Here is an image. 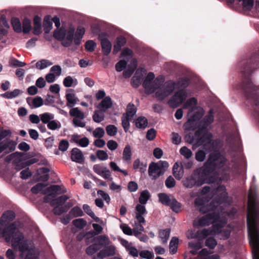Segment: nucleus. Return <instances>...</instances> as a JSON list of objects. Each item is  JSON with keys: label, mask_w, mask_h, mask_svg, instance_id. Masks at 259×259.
Instances as JSON below:
<instances>
[{"label": "nucleus", "mask_w": 259, "mask_h": 259, "mask_svg": "<svg viewBox=\"0 0 259 259\" xmlns=\"http://www.w3.org/2000/svg\"><path fill=\"white\" fill-rule=\"evenodd\" d=\"M11 23L13 29L17 32H21L22 31V27L20 20L16 18L12 19Z\"/></svg>", "instance_id": "46"}, {"label": "nucleus", "mask_w": 259, "mask_h": 259, "mask_svg": "<svg viewBox=\"0 0 259 259\" xmlns=\"http://www.w3.org/2000/svg\"><path fill=\"white\" fill-rule=\"evenodd\" d=\"M157 89L155 96L158 100L163 101L170 95L176 89L175 81L172 80L163 81Z\"/></svg>", "instance_id": "8"}, {"label": "nucleus", "mask_w": 259, "mask_h": 259, "mask_svg": "<svg viewBox=\"0 0 259 259\" xmlns=\"http://www.w3.org/2000/svg\"><path fill=\"white\" fill-rule=\"evenodd\" d=\"M184 126L185 130L187 131H194L198 127L196 121L192 120L191 118H189L188 120L185 123Z\"/></svg>", "instance_id": "43"}, {"label": "nucleus", "mask_w": 259, "mask_h": 259, "mask_svg": "<svg viewBox=\"0 0 259 259\" xmlns=\"http://www.w3.org/2000/svg\"><path fill=\"white\" fill-rule=\"evenodd\" d=\"M148 125V120L144 116L138 117L135 120V125L137 128L144 129Z\"/></svg>", "instance_id": "32"}, {"label": "nucleus", "mask_w": 259, "mask_h": 259, "mask_svg": "<svg viewBox=\"0 0 259 259\" xmlns=\"http://www.w3.org/2000/svg\"><path fill=\"white\" fill-rule=\"evenodd\" d=\"M200 174L201 175L200 168L194 170L190 177L184 180V185L185 187L191 188L195 186L199 187L205 183H207L206 180L208 179V177H205L202 175V177H200Z\"/></svg>", "instance_id": "10"}, {"label": "nucleus", "mask_w": 259, "mask_h": 259, "mask_svg": "<svg viewBox=\"0 0 259 259\" xmlns=\"http://www.w3.org/2000/svg\"><path fill=\"white\" fill-rule=\"evenodd\" d=\"M154 78L155 75L154 73L150 72L148 73L143 82V87L144 88L145 92L147 94L154 93L164 81V78L162 77H157L152 81Z\"/></svg>", "instance_id": "7"}, {"label": "nucleus", "mask_w": 259, "mask_h": 259, "mask_svg": "<svg viewBox=\"0 0 259 259\" xmlns=\"http://www.w3.org/2000/svg\"><path fill=\"white\" fill-rule=\"evenodd\" d=\"M70 216L73 217H82L83 215L82 209L78 206H74L69 211Z\"/></svg>", "instance_id": "45"}, {"label": "nucleus", "mask_w": 259, "mask_h": 259, "mask_svg": "<svg viewBox=\"0 0 259 259\" xmlns=\"http://www.w3.org/2000/svg\"><path fill=\"white\" fill-rule=\"evenodd\" d=\"M217 244L216 240L212 237H208L206 239L205 245L210 249H213L215 248Z\"/></svg>", "instance_id": "49"}, {"label": "nucleus", "mask_w": 259, "mask_h": 259, "mask_svg": "<svg viewBox=\"0 0 259 259\" xmlns=\"http://www.w3.org/2000/svg\"><path fill=\"white\" fill-rule=\"evenodd\" d=\"M62 192V190L60 186L52 185L47 188L43 193L46 195L44 201L50 203L53 207L54 213L58 215L63 214L65 212V196L56 198Z\"/></svg>", "instance_id": "4"}, {"label": "nucleus", "mask_w": 259, "mask_h": 259, "mask_svg": "<svg viewBox=\"0 0 259 259\" xmlns=\"http://www.w3.org/2000/svg\"><path fill=\"white\" fill-rule=\"evenodd\" d=\"M4 27L8 28L9 25L5 17L2 15L0 18V39L7 33V31Z\"/></svg>", "instance_id": "24"}, {"label": "nucleus", "mask_w": 259, "mask_h": 259, "mask_svg": "<svg viewBox=\"0 0 259 259\" xmlns=\"http://www.w3.org/2000/svg\"><path fill=\"white\" fill-rule=\"evenodd\" d=\"M72 225L79 230L83 229L87 225V221L82 218L76 219L72 221Z\"/></svg>", "instance_id": "36"}, {"label": "nucleus", "mask_w": 259, "mask_h": 259, "mask_svg": "<svg viewBox=\"0 0 259 259\" xmlns=\"http://www.w3.org/2000/svg\"><path fill=\"white\" fill-rule=\"evenodd\" d=\"M122 126L125 131L127 132L130 126V117L123 115L121 117Z\"/></svg>", "instance_id": "52"}, {"label": "nucleus", "mask_w": 259, "mask_h": 259, "mask_svg": "<svg viewBox=\"0 0 259 259\" xmlns=\"http://www.w3.org/2000/svg\"><path fill=\"white\" fill-rule=\"evenodd\" d=\"M197 104V100L194 97H192L187 100L184 105V108L186 109L191 108L192 110L195 108Z\"/></svg>", "instance_id": "42"}, {"label": "nucleus", "mask_w": 259, "mask_h": 259, "mask_svg": "<svg viewBox=\"0 0 259 259\" xmlns=\"http://www.w3.org/2000/svg\"><path fill=\"white\" fill-rule=\"evenodd\" d=\"M112 105V102L110 97H105L103 100L98 104L97 108L100 111L106 112V110L110 108Z\"/></svg>", "instance_id": "18"}, {"label": "nucleus", "mask_w": 259, "mask_h": 259, "mask_svg": "<svg viewBox=\"0 0 259 259\" xmlns=\"http://www.w3.org/2000/svg\"><path fill=\"white\" fill-rule=\"evenodd\" d=\"M179 243V239L176 237H173L169 243V249L171 254H175L177 251Z\"/></svg>", "instance_id": "31"}, {"label": "nucleus", "mask_w": 259, "mask_h": 259, "mask_svg": "<svg viewBox=\"0 0 259 259\" xmlns=\"http://www.w3.org/2000/svg\"><path fill=\"white\" fill-rule=\"evenodd\" d=\"M40 119L44 123H48L51 120L54 118L53 114L50 113H45L40 115Z\"/></svg>", "instance_id": "47"}, {"label": "nucleus", "mask_w": 259, "mask_h": 259, "mask_svg": "<svg viewBox=\"0 0 259 259\" xmlns=\"http://www.w3.org/2000/svg\"><path fill=\"white\" fill-rule=\"evenodd\" d=\"M150 196L149 192L147 190H145L141 193L139 201L141 204H145Z\"/></svg>", "instance_id": "40"}, {"label": "nucleus", "mask_w": 259, "mask_h": 259, "mask_svg": "<svg viewBox=\"0 0 259 259\" xmlns=\"http://www.w3.org/2000/svg\"><path fill=\"white\" fill-rule=\"evenodd\" d=\"M210 125V124H208L206 120L202 119L198 125V129L195 132V136L199 137L201 135L202 133L208 131V127Z\"/></svg>", "instance_id": "20"}, {"label": "nucleus", "mask_w": 259, "mask_h": 259, "mask_svg": "<svg viewBox=\"0 0 259 259\" xmlns=\"http://www.w3.org/2000/svg\"><path fill=\"white\" fill-rule=\"evenodd\" d=\"M241 65V71L243 74L244 79L240 84V88L247 99L253 100L255 106L254 110L259 117V100L256 95L254 93L256 89L249 77L258 66L255 56H252L245 62H242Z\"/></svg>", "instance_id": "2"}, {"label": "nucleus", "mask_w": 259, "mask_h": 259, "mask_svg": "<svg viewBox=\"0 0 259 259\" xmlns=\"http://www.w3.org/2000/svg\"><path fill=\"white\" fill-rule=\"evenodd\" d=\"M170 233V229L166 228L164 230H160L159 232V236L162 240L163 244L167 243L168 239H169Z\"/></svg>", "instance_id": "33"}, {"label": "nucleus", "mask_w": 259, "mask_h": 259, "mask_svg": "<svg viewBox=\"0 0 259 259\" xmlns=\"http://www.w3.org/2000/svg\"><path fill=\"white\" fill-rule=\"evenodd\" d=\"M85 32V28L82 26H78L75 31L74 27H70L66 36V47L69 46V42H73L76 46H79Z\"/></svg>", "instance_id": "6"}, {"label": "nucleus", "mask_w": 259, "mask_h": 259, "mask_svg": "<svg viewBox=\"0 0 259 259\" xmlns=\"http://www.w3.org/2000/svg\"><path fill=\"white\" fill-rule=\"evenodd\" d=\"M148 173L150 176H152V179L155 180L158 177L164 174L163 171L158 166V165L155 162H151L149 166Z\"/></svg>", "instance_id": "15"}, {"label": "nucleus", "mask_w": 259, "mask_h": 259, "mask_svg": "<svg viewBox=\"0 0 259 259\" xmlns=\"http://www.w3.org/2000/svg\"><path fill=\"white\" fill-rule=\"evenodd\" d=\"M227 159L218 150H213L203 166L200 168L201 175L207 177L206 183L211 184L217 180V171L222 169L226 164Z\"/></svg>", "instance_id": "3"}, {"label": "nucleus", "mask_w": 259, "mask_h": 259, "mask_svg": "<svg viewBox=\"0 0 259 259\" xmlns=\"http://www.w3.org/2000/svg\"><path fill=\"white\" fill-rule=\"evenodd\" d=\"M68 90L66 91V99L67 101V106L69 107H72L79 101L78 98L75 96L74 93H68Z\"/></svg>", "instance_id": "25"}, {"label": "nucleus", "mask_w": 259, "mask_h": 259, "mask_svg": "<svg viewBox=\"0 0 259 259\" xmlns=\"http://www.w3.org/2000/svg\"><path fill=\"white\" fill-rule=\"evenodd\" d=\"M96 42L93 40H87L85 43V49L91 52H93L95 51L96 48Z\"/></svg>", "instance_id": "51"}, {"label": "nucleus", "mask_w": 259, "mask_h": 259, "mask_svg": "<svg viewBox=\"0 0 259 259\" xmlns=\"http://www.w3.org/2000/svg\"><path fill=\"white\" fill-rule=\"evenodd\" d=\"M158 196L159 202L162 204L168 206L170 205L172 201V198H170L167 194L164 193H161L158 194Z\"/></svg>", "instance_id": "29"}, {"label": "nucleus", "mask_w": 259, "mask_h": 259, "mask_svg": "<svg viewBox=\"0 0 259 259\" xmlns=\"http://www.w3.org/2000/svg\"><path fill=\"white\" fill-rule=\"evenodd\" d=\"M147 167V164L144 162H141L139 158L136 159L133 163V168L135 170L139 169L141 173H144Z\"/></svg>", "instance_id": "30"}, {"label": "nucleus", "mask_w": 259, "mask_h": 259, "mask_svg": "<svg viewBox=\"0 0 259 259\" xmlns=\"http://www.w3.org/2000/svg\"><path fill=\"white\" fill-rule=\"evenodd\" d=\"M210 190L209 186L203 187L200 191V193L202 196L206 195L207 194ZM208 201V199L204 198V196L201 197H198L195 200V204L197 206H201L200 208V211L203 213L206 212L207 211L209 210V209L206 208L204 207L205 204Z\"/></svg>", "instance_id": "13"}, {"label": "nucleus", "mask_w": 259, "mask_h": 259, "mask_svg": "<svg viewBox=\"0 0 259 259\" xmlns=\"http://www.w3.org/2000/svg\"><path fill=\"white\" fill-rule=\"evenodd\" d=\"M31 29V22L28 19H25L23 21V31L28 32Z\"/></svg>", "instance_id": "64"}, {"label": "nucleus", "mask_w": 259, "mask_h": 259, "mask_svg": "<svg viewBox=\"0 0 259 259\" xmlns=\"http://www.w3.org/2000/svg\"><path fill=\"white\" fill-rule=\"evenodd\" d=\"M104 112L99 110H95L93 115V120L97 123H100L104 120Z\"/></svg>", "instance_id": "41"}, {"label": "nucleus", "mask_w": 259, "mask_h": 259, "mask_svg": "<svg viewBox=\"0 0 259 259\" xmlns=\"http://www.w3.org/2000/svg\"><path fill=\"white\" fill-rule=\"evenodd\" d=\"M70 115L74 118L79 119H83L84 118V114L83 112L80 111L78 108H73L70 109L69 112Z\"/></svg>", "instance_id": "35"}, {"label": "nucleus", "mask_w": 259, "mask_h": 259, "mask_svg": "<svg viewBox=\"0 0 259 259\" xmlns=\"http://www.w3.org/2000/svg\"><path fill=\"white\" fill-rule=\"evenodd\" d=\"M101 45L103 54L105 56H108L111 51L112 44L107 38L101 39Z\"/></svg>", "instance_id": "19"}, {"label": "nucleus", "mask_w": 259, "mask_h": 259, "mask_svg": "<svg viewBox=\"0 0 259 259\" xmlns=\"http://www.w3.org/2000/svg\"><path fill=\"white\" fill-rule=\"evenodd\" d=\"M176 89L179 90H185L190 84L189 80L186 78H182L177 81H175Z\"/></svg>", "instance_id": "27"}, {"label": "nucleus", "mask_w": 259, "mask_h": 259, "mask_svg": "<svg viewBox=\"0 0 259 259\" xmlns=\"http://www.w3.org/2000/svg\"><path fill=\"white\" fill-rule=\"evenodd\" d=\"M172 174L175 178L178 180H181L184 175L183 167L180 166L178 162H176L172 167Z\"/></svg>", "instance_id": "23"}, {"label": "nucleus", "mask_w": 259, "mask_h": 259, "mask_svg": "<svg viewBox=\"0 0 259 259\" xmlns=\"http://www.w3.org/2000/svg\"><path fill=\"white\" fill-rule=\"evenodd\" d=\"M26 101L32 109L38 108L44 104V100L40 97L35 98L29 97L26 99Z\"/></svg>", "instance_id": "17"}, {"label": "nucleus", "mask_w": 259, "mask_h": 259, "mask_svg": "<svg viewBox=\"0 0 259 259\" xmlns=\"http://www.w3.org/2000/svg\"><path fill=\"white\" fill-rule=\"evenodd\" d=\"M180 153L187 159H189L192 155V151L186 146H184L180 149Z\"/></svg>", "instance_id": "53"}, {"label": "nucleus", "mask_w": 259, "mask_h": 259, "mask_svg": "<svg viewBox=\"0 0 259 259\" xmlns=\"http://www.w3.org/2000/svg\"><path fill=\"white\" fill-rule=\"evenodd\" d=\"M54 36L57 39L62 41V45L65 46V42L64 39L65 38V30L61 28L55 31L54 33Z\"/></svg>", "instance_id": "39"}, {"label": "nucleus", "mask_w": 259, "mask_h": 259, "mask_svg": "<svg viewBox=\"0 0 259 259\" xmlns=\"http://www.w3.org/2000/svg\"><path fill=\"white\" fill-rule=\"evenodd\" d=\"M187 97V93L186 90H179L170 98L168 103L170 107L177 108L183 103Z\"/></svg>", "instance_id": "11"}, {"label": "nucleus", "mask_w": 259, "mask_h": 259, "mask_svg": "<svg viewBox=\"0 0 259 259\" xmlns=\"http://www.w3.org/2000/svg\"><path fill=\"white\" fill-rule=\"evenodd\" d=\"M126 42L125 38L122 36L117 37L116 42L114 45L113 53L116 54L121 50V47L124 46Z\"/></svg>", "instance_id": "21"}, {"label": "nucleus", "mask_w": 259, "mask_h": 259, "mask_svg": "<svg viewBox=\"0 0 259 259\" xmlns=\"http://www.w3.org/2000/svg\"><path fill=\"white\" fill-rule=\"evenodd\" d=\"M255 198L248 196V214L247 218V226L253 232L254 235H256V228L255 225V217L259 213V209L257 208Z\"/></svg>", "instance_id": "5"}, {"label": "nucleus", "mask_w": 259, "mask_h": 259, "mask_svg": "<svg viewBox=\"0 0 259 259\" xmlns=\"http://www.w3.org/2000/svg\"><path fill=\"white\" fill-rule=\"evenodd\" d=\"M165 184L167 188H172L175 186L176 181L171 176H169L166 179Z\"/></svg>", "instance_id": "63"}, {"label": "nucleus", "mask_w": 259, "mask_h": 259, "mask_svg": "<svg viewBox=\"0 0 259 259\" xmlns=\"http://www.w3.org/2000/svg\"><path fill=\"white\" fill-rule=\"evenodd\" d=\"M136 111L135 106L133 104H129L127 106L126 116L132 117L136 114Z\"/></svg>", "instance_id": "50"}, {"label": "nucleus", "mask_w": 259, "mask_h": 259, "mask_svg": "<svg viewBox=\"0 0 259 259\" xmlns=\"http://www.w3.org/2000/svg\"><path fill=\"white\" fill-rule=\"evenodd\" d=\"M219 215L214 212H210L198 219L197 222L194 223V225L197 227H203L209 226L210 224L217 220Z\"/></svg>", "instance_id": "12"}, {"label": "nucleus", "mask_w": 259, "mask_h": 259, "mask_svg": "<svg viewBox=\"0 0 259 259\" xmlns=\"http://www.w3.org/2000/svg\"><path fill=\"white\" fill-rule=\"evenodd\" d=\"M127 65V61L124 60H121L115 65V69L117 72L121 71Z\"/></svg>", "instance_id": "60"}, {"label": "nucleus", "mask_w": 259, "mask_h": 259, "mask_svg": "<svg viewBox=\"0 0 259 259\" xmlns=\"http://www.w3.org/2000/svg\"><path fill=\"white\" fill-rule=\"evenodd\" d=\"M34 34L38 35L41 32V19L38 16H35L33 19Z\"/></svg>", "instance_id": "34"}, {"label": "nucleus", "mask_w": 259, "mask_h": 259, "mask_svg": "<svg viewBox=\"0 0 259 259\" xmlns=\"http://www.w3.org/2000/svg\"><path fill=\"white\" fill-rule=\"evenodd\" d=\"M22 91L18 89H15L13 91L7 92L5 94H3L2 96L8 99H12L13 98H15L19 96L21 93H22Z\"/></svg>", "instance_id": "44"}, {"label": "nucleus", "mask_w": 259, "mask_h": 259, "mask_svg": "<svg viewBox=\"0 0 259 259\" xmlns=\"http://www.w3.org/2000/svg\"><path fill=\"white\" fill-rule=\"evenodd\" d=\"M72 141L77 143L80 147H86L89 144V140L87 137H83L81 139L79 138L78 135H73L72 138Z\"/></svg>", "instance_id": "26"}, {"label": "nucleus", "mask_w": 259, "mask_h": 259, "mask_svg": "<svg viewBox=\"0 0 259 259\" xmlns=\"http://www.w3.org/2000/svg\"><path fill=\"white\" fill-rule=\"evenodd\" d=\"M110 167L111 168L115 171H119L122 173L124 176L128 175V172L126 170H123L120 169L114 162H110L109 163Z\"/></svg>", "instance_id": "58"}, {"label": "nucleus", "mask_w": 259, "mask_h": 259, "mask_svg": "<svg viewBox=\"0 0 259 259\" xmlns=\"http://www.w3.org/2000/svg\"><path fill=\"white\" fill-rule=\"evenodd\" d=\"M106 131L109 136H114L117 134V128L114 125H108L106 127Z\"/></svg>", "instance_id": "57"}, {"label": "nucleus", "mask_w": 259, "mask_h": 259, "mask_svg": "<svg viewBox=\"0 0 259 259\" xmlns=\"http://www.w3.org/2000/svg\"><path fill=\"white\" fill-rule=\"evenodd\" d=\"M132 155L131 147L129 145H126L123 149L122 159L128 163L131 160Z\"/></svg>", "instance_id": "28"}, {"label": "nucleus", "mask_w": 259, "mask_h": 259, "mask_svg": "<svg viewBox=\"0 0 259 259\" xmlns=\"http://www.w3.org/2000/svg\"><path fill=\"white\" fill-rule=\"evenodd\" d=\"M17 143L11 140H6L0 143V153L5 151L6 153H9L16 149Z\"/></svg>", "instance_id": "14"}, {"label": "nucleus", "mask_w": 259, "mask_h": 259, "mask_svg": "<svg viewBox=\"0 0 259 259\" xmlns=\"http://www.w3.org/2000/svg\"><path fill=\"white\" fill-rule=\"evenodd\" d=\"M96 156L100 160H105L108 159V155L107 152L102 150H98L96 152Z\"/></svg>", "instance_id": "61"}, {"label": "nucleus", "mask_w": 259, "mask_h": 259, "mask_svg": "<svg viewBox=\"0 0 259 259\" xmlns=\"http://www.w3.org/2000/svg\"><path fill=\"white\" fill-rule=\"evenodd\" d=\"M9 64L11 66L14 67H23L25 66V63L20 61L15 58H11L9 61Z\"/></svg>", "instance_id": "62"}, {"label": "nucleus", "mask_w": 259, "mask_h": 259, "mask_svg": "<svg viewBox=\"0 0 259 259\" xmlns=\"http://www.w3.org/2000/svg\"><path fill=\"white\" fill-rule=\"evenodd\" d=\"M139 254L141 257L146 259H154V257L153 252L149 250H142Z\"/></svg>", "instance_id": "54"}, {"label": "nucleus", "mask_w": 259, "mask_h": 259, "mask_svg": "<svg viewBox=\"0 0 259 259\" xmlns=\"http://www.w3.org/2000/svg\"><path fill=\"white\" fill-rule=\"evenodd\" d=\"M220 190L222 191V193L221 194V197L219 202L220 203H221L227 200V193L226 192V188L224 186H221L219 187L217 189V191H219Z\"/></svg>", "instance_id": "55"}, {"label": "nucleus", "mask_w": 259, "mask_h": 259, "mask_svg": "<svg viewBox=\"0 0 259 259\" xmlns=\"http://www.w3.org/2000/svg\"><path fill=\"white\" fill-rule=\"evenodd\" d=\"M94 241L96 242L95 244L97 246L101 247V248L109 244V238L106 235H99L94 238Z\"/></svg>", "instance_id": "22"}, {"label": "nucleus", "mask_w": 259, "mask_h": 259, "mask_svg": "<svg viewBox=\"0 0 259 259\" xmlns=\"http://www.w3.org/2000/svg\"><path fill=\"white\" fill-rule=\"evenodd\" d=\"M242 6L243 8L247 11H250L253 6L254 0H243Z\"/></svg>", "instance_id": "59"}, {"label": "nucleus", "mask_w": 259, "mask_h": 259, "mask_svg": "<svg viewBox=\"0 0 259 259\" xmlns=\"http://www.w3.org/2000/svg\"><path fill=\"white\" fill-rule=\"evenodd\" d=\"M100 249L101 247H99L97 244L94 243L88 247L85 251L88 255H93Z\"/></svg>", "instance_id": "48"}, {"label": "nucleus", "mask_w": 259, "mask_h": 259, "mask_svg": "<svg viewBox=\"0 0 259 259\" xmlns=\"http://www.w3.org/2000/svg\"><path fill=\"white\" fill-rule=\"evenodd\" d=\"M197 138V143L202 145L203 148L208 152H211L217 149L215 141L213 140L212 134L208 131L202 133Z\"/></svg>", "instance_id": "9"}, {"label": "nucleus", "mask_w": 259, "mask_h": 259, "mask_svg": "<svg viewBox=\"0 0 259 259\" xmlns=\"http://www.w3.org/2000/svg\"><path fill=\"white\" fill-rule=\"evenodd\" d=\"M15 215L12 211L4 213L0 219V238H3L7 243H11L12 247L18 250L22 257L25 259H35L34 245L27 240L18 223H11Z\"/></svg>", "instance_id": "1"}, {"label": "nucleus", "mask_w": 259, "mask_h": 259, "mask_svg": "<svg viewBox=\"0 0 259 259\" xmlns=\"http://www.w3.org/2000/svg\"><path fill=\"white\" fill-rule=\"evenodd\" d=\"M53 64V62H51L50 61L48 60L42 59L37 62L35 65L37 69L42 70L52 65Z\"/></svg>", "instance_id": "38"}, {"label": "nucleus", "mask_w": 259, "mask_h": 259, "mask_svg": "<svg viewBox=\"0 0 259 259\" xmlns=\"http://www.w3.org/2000/svg\"><path fill=\"white\" fill-rule=\"evenodd\" d=\"M206 153L202 150H198L195 153V159L199 162H202L205 159Z\"/></svg>", "instance_id": "56"}, {"label": "nucleus", "mask_w": 259, "mask_h": 259, "mask_svg": "<svg viewBox=\"0 0 259 259\" xmlns=\"http://www.w3.org/2000/svg\"><path fill=\"white\" fill-rule=\"evenodd\" d=\"M169 206L173 211L176 213H178L181 211V204L174 197H172V201L171 202Z\"/></svg>", "instance_id": "37"}, {"label": "nucleus", "mask_w": 259, "mask_h": 259, "mask_svg": "<svg viewBox=\"0 0 259 259\" xmlns=\"http://www.w3.org/2000/svg\"><path fill=\"white\" fill-rule=\"evenodd\" d=\"M71 158L72 161L79 163H82L84 162V157L81 151L77 148H73L71 151Z\"/></svg>", "instance_id": "16"}]
</instances>
